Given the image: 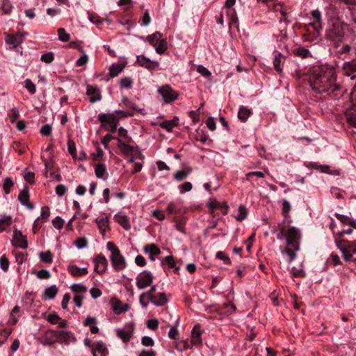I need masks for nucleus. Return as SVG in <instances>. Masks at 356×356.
<instances>
[{
  "label": "nucleus",
  "instance_id": "obj_45",
  "mask_svg": "<svg viewBox=\"0 0 356 356\" xmlns=\"http://www.w3.org/2000/svg\"><path fill=\"white\" fill-rule=\"evenodd\" d=\"M120 85L122 88L129 89L133 86V80L130 77H124L121 79Z\"/></svg>",
  "mask_w": 356,
  "mask_h": 356
},
{
  "label": "nucleus",
  "instance_id": "obj_38",
  "mask_svg": "<svg viewBox=\"0 0 356 356\" xmlns=\"http://www.w3.org/2000/svg\"><path fill=\"white\" fill-rule=\"evenodd\" d=\"M295 56H298L301 58H307L310 56V51L309 49L304 47H298L293 51Z\"/></svg>",
  "mask_w": 356,
  "mask_h": 356
},
{
  "label": "nucleus",
  "instance_id": "obj_13",
  "mask_svg": "<svg viewBox=\"0 0 356 356\" xmlns=\"http://www.w3.org/2000/svg\"><path fill=\"white\" fill-rule=\"evenodd\" d=\"M93 356H106L108 351L105 343L97 341L90 346Z\"/></svg>",
  "mask_w": 356,
  "mask_h": 356
},
{
  "label": "nucleus",
  "instance_id": "obj_55",
  "mask_svg": "<svg viewBox=\"0 0 356 356\" xmlns=\"http://www.w3.org/2000/svg\"><path fill=\"white\" fill-rule=\"evenodd\" d=\"M47 320L51 324L56 325L57 324L61 318L56 313L49 314L47 318Z\"/></svg>",
  "mask_w": 356,
  "mask_h": 356
},
{
  "label": "nucleus",
  "instance_id": "obj_56",
  "mask_svg": "<svg viewBox=\"0 0 356 356\" xmlns=\"http://www.w3.org/2000/svg\"><path fill=\"white\" fill-rule=\"evenodd\" d=\"M41 159L44 163V166H45V169H46L45 176H47L48 171L51 170L53 168V166H54L53 161H52V159H45L44 157V156H41Z\"/></svg>",
  "mask_w": 356,
  "mask_h": 356
},
{
  "label": "nucleus",
  "instance_id": "obj_9",
  "mask_svg": "<svg viewBox=\"0 0 356 356\" xmlns=\"http://www.w3.org/2000/svg\"><path fill=\"white\" fill-rule=\"evenodd\" d=\"M110 260L113 269L117 272L124 270L127 266L125 259L120 252L111 255Z\"/></svg>",
  "mask_w": 356,
  "mask_h": 356
},
{
  "label": "nucleus",
  "instance_id": "obj_6",
  "mask_svg": "<svg viewBox=\"0 0 356 356\" xmlns=\"http://www.w3.org/2000/svg\"><path fill=\"white\" fill-rule=\"evenodd\" d=\"M158 92L161 95L163 101L166 104H170L175 101L179 95V92L172 89L169 85H164L158 89Z\"/></svg>",
  "mask_w": 356,
  "mask_h": 356
},
{
  "label": "nucleus",
  "instance_id": "obj_30",
  "mask_svg": "<svg viewBox=\"0 0 356 356\" xmlns=\"http://www.w3.org/2000/svg\"><path fill=\"white\" fill-rule=\"evenodd\" d=\"M143 251L145 253L148 254H152L154 256H157L161 254L160 249L154 243L147 244L143 248Z\"/></svg>",
  "mask_w": 356,
  "mask_h": 356
},
{
  "label": "nucleus",
  "instance_id": "obj_47",
  "mask_svg": "<svg viewBox=\"0 0 356 356\" xmlns=\"http://www.w3.org/2000/svg\"><path fill=\"white\" fill-rule=\"evenodd\" d=\"M58 39L62 42H67L70 40V35L65 31V29L60 28L58 30Z\"/></svg>",
  "mask_w": 356,
  "mask_h": 356
},
{
  "label": "nucleus",
  "instance_id": "obj_58",
  "mask_svg": "<svg viewBox=\"0 0 356 356\" xmlns=\"http://www.w3.org/2000/svg\"><path fill=\"white\" fill-rule=\"evenodd\" d=\"M54 56L52 52L44 54L41 56L40 60L46 63H50L54 60Z\"/></svg>",
  "mask_w": 356,
  "mask_h": 356
},
{
  "label": "nucleus",
  "instance_id": "obj_61",
  "mask_svg": "<svg viewBox=\"0 0 356 356\" xmlns=\"http://www.w3.org/2000/svg\"><path fill=\"white\" fill-rule=\"evenodd\" d=\"M216 258L222 260L225 264H230V259L228 255H227L224 252L219 251L216 254Z\"/></svg>",
  "mask_w": 356,
  "mask_h": 356
},
{
  "label": "nucleus",
  "instance_id": "obj_37",
  "mask_svg": "<svg viewBox=\"0 0 356 356\" xmlns=\"http://www.w3.org/2000/svg\"><path fill=\"white\" fill-rule=\"evenodd\" d=\"M161 33L160 32L156 31L154 33L148 35L147 40L149 42V44H151L154 47H156L159 40H161Z\"/></svg>",
  "mask_w": 356,
  "mask_h": 356
},
{
  "label": "nucleus",
  "instance_id": "obj_63",
  "mask_svg": "<svg viewBox=\"0 0 356 356\" xmlns=\"http://www.w3.org/2000/svg\"><path fill=\"white\" fill-rule=\"evenodd\" d=\"M106 248L111 252V255H113L115 253L120 252L119 248L115 245V244L111 241L107 243Z\"/></svg>",
  "mask_w": 356,
  "mask_h": 356
},
{
  "label": "nucleus",
  "instance_id": "obj_17",
  "mask_svg": "<svg viewBox=\"0 0 356 356\" xmlns=\"http://www.w3.org/2000/svg\"><path fill=\"white\" fill-rule=\"evenodd\" d=\"M208 207L211 213H213L216 209H220L222 211V213L224 215H226L227 213L229 208L226 202H219L214 199L211 200L208 202Z\"/></svg>",
  "mask_w": 356,
  "mask_h": 356
},
{
  "label": "nucleus",
  "instance_id": "obj_34",
  "mask_svg": "<svg viewBox=\"0 0 356 356\" xmlns=\"http://www.w3.org/2000/svg\"><path fill=\"white\" fill-rule=\"evenodd\" d=\"M124 68L122 64H113L109 68V76L111 77L117 76Z\"/></svg>",
  "mask_w": 356,
  "mask_h": 356
},
{
  "label": "nucleus",
  "instance_id": "obj_8",
  "mask_svg": "<svg viewBox=\"0 0 356 356\" xmlns=\"http://www.w3.org/2000/svg\"><path fill=\"white\" fill-rule=\"evenodd\" d=\"M134 330V325L132 323H127L123 328H118L115 330L117 336L122 339L124 343L130 341L133 336Z\"/></svg>",
  "mask_w": 356,
  "mask_h": 356
},
{
  "label": "nucleus",
  "instance_id": "obj_11",
  "mask_svg": "<svg viewBox=\"0 0 356 356\" xmlns=\"http://www.w3.org/2000/svg\"><path fill=\"white\" fill-rule=\"evenodd\" d=\"M136 62L140 66L144 67L149 70H156L159 68V64L157 61L151 60L145 56H138Z\"/></svg>",
  "mask_w": 356,
  "mask_h": 356
},
{
  "label": "nucleus",
  "instance_id": "obj_5",
  "mask_svg": "<svg viewBox=\"0 0 356 356\" xmlns=\"http://www.w3.org/2000/svg\"><path fill=\"white\" fill-rule=\"evenodd\" d=\"M312 18L314 21L306 24L305 26L307 31L309 30L308 28L309 26H312L314 28V34L315 37H318L320 35L321 31L323 29L321 13L318 9L313 10L312 12Z\"/></svg>",
  "mask_w": 356,
  "mask_h": 356
},
{
  "label": "nucleus",
  "instance_id": "obj_29",
  "mask_svg": "<svg viewBox=\"0 0 356 356\" xmlns=\"http://www.w3.org/2000/svg\"><path fill=\"white\" fill-rule=\"evenodd\" d=\"M348 123L356 128V109L350 108L345 113Z\"/></svg>",
  "mask_w": 356,
  "mask_h": 356
},
{
  "label": "nucleus",
  "instance_id": "obj_31",
  "mask_svg": "<svg viewBox=\"0 0 356 356\" xmlns=\"http://www.w3.org/2000/svg\"><path fill=\"white\" fill-rule=\"evenodd\" d=\"M129 309V306L127 304L122 305L120 300L115 301L113 305V310L116 314L126 312Z\"/></svg>",
  "mask_w": 356,
  "mask_h": 356
},
{
  "label": "nucleus",
  "instance_id": "obj_40",
  "mask_svg": "<svg viewBox=\"0 0 356 356\" xmlns=\"http://www.w3.org/2000/svg\"><path fill=\"white\" fill-rule=\"evenodd\" d=\"M39 257L42 261L46 264H51L53 261L52 254L49 250L40 252Z\"/></svg>",
  "mask_w": 356,
  "mask_h": 356
},
{
  "label": "nucleus",
  "instance_id": "obj_1",
  "mask_svg": "<svg viewBox=\"0 0 356 356\" xmlns=\"http://www.w3.org/2000/svg\"><path fill=\"white\" fill-rule=\"evenodd\" d=\"M308 81L312 90L319 94L330 95L339 88V85L336 83L334 69L327 65L314 67L309 75Z\"/></svg>",
  "mask_w": 356,
  "mask_h": 356
},
{
  "label": "nucleus",
  "instance_id": "obj_42",
  "mask_svg": "<svg viewBox=\"0 0 356 356\" xmlns=\"http://www.w3.org/2000/svg\"><path fill=\"white\" fill-rule=\"evenodd\" d=\"M14 183L10 177H6L3 183V188L6 194L10 193V189L13 186Z\"/></svg>",
  "mask_w": 356,
  "mask_h": 356
},
{
  "label": "nucleus",
  "instance_id": "obj_23",
  "mask_svg": "<svg viewBox=\"0 0 356 356\" xmlns=\"http://www.w3.org/2000/svg\"><path fill=\"white\" fill-rule=\"evenodd\" d=\"M118 142L117 146L120 149L122 153L125 156H129L132 154L134 148L130 145L126 143L120 138H116Z\"/></svg>",
  "mask_w": 356,
  "mask_h": 356
},
{
  "label": "nucleus",
  "instance_id": "obj_20",
  "mask_svg": "<svg viewBox=\"0 0 356 356\" xmlns=\"http://www.w3.org/2000/svg\"><path fill=\"white\" fill-rule=\"evenodd\" d=\"M86 94L90 97V102L92 103L97 102L102 99L100 90L97 87L88 86Z\"/></svg>",
  "mask_w": 356,
  "mask_h": 356
},
{
  "label": "nucleus",
  "instance_id": "obj_46",
  "mask_svg": "<svg viewBox=\"0 0 356 356\" xmlns=\"http://www.w3.org/2000/svg\"><path fill=\"white\" fill-rule=\"evenodd\" d=\"M162 262L163 264H167L169 266V268H175V271H177L179 270V268L176 267L175 262V261L173 259L172 256H167V257H165L163 259Z\"/></svg>",
  "mask_w": 356,
  "mask_h": 356
},
{
  "label": "nucleus",
  "instance_id": "obj_12",
  "mask_svg": "<svg viewBox=\"0 0 356 356\" xmlns=\"http://www.w3.org/2000/svg\"><path fill=\"white\" fill-rule=\"evenodd\" d=\"M12 243L14 246L22 249H26L28 247V242L25 236L22 234L20 231L14 230Z\"/></svg>",
  "mask_w": 356,
  "mask_h": 356
},
{
  "label": "nucleus",
  "instance_id": "obj_50",
  "mask_svg": "<svg viewBox=\"0 0 356 356\" xmlns=\"http://www.w3.org/2000/svg\"><path fill=\"white\" fill-rule=\"evenodd\" d=\"M25 88L31 94H35L36 91L35 85L29 79H26L24 81Z\"/></svg>",
  "mask_w": 356,
  "mask_h": 356
},
{
  "label": "nucleus",
  "instance_id": "obj_2",
  "mask_svg": "<svg viewBox=\"0 0 356 356\" xmlns=\"http://www.w3.org/2000/svg\"><path fill=\"white\" fill-rule=\"evenodd\" d=\"M301 234L300 230L295 227H290L286 233L287 247L284 252L289 256V262L293 261L297 255L296 252L300 250V240Z\"/></svg>",
  "mask_w": 356,
  "mask_h": 356
},
{
  "label": "nucleus",
  "instance_id": "obj_64",
  "mask_svg": "<svg viewBox=\"0 0 356 356\" xmlns=\"http://www.w3.org/2000/svg\"><path fill=\"white\" fill-rule=\"evenodd\" d=\"M138 356H156V353L152 349H143L138 354Z\"/></svg>",
  "mask_w": 356,
  "mask_h": 356
},
{
  "label": "nucleus",
  "instance_id": "obj_57",
  "mask_svg": "<svg viewBox=\"0 0 356 356\" xmlns=\"http://www.w3.org/2000/svg\"><path fill=\"white\" fill-rule=\"evenodd\" d=\"M179 188L180 190V193L183 194V193H185L186 192L191 191V189L193 188V185L191 182L186 181V182H184V184H181L179 186Z\"/></svg>",
  "mask_w": 356,
  "mask_h": 356
},
{
  "label": "nucleus",
  "instance_id": "obj_21",
  "mask_svg": "<svg viewBox=\"0 0 356 356\" xmlns=\"http://www.w3.org/2000/svg\"><path fill=\"white\" fill-rule=\"evenodd\" d=\"M67 270L74 277H80L88 273V268H79L73 264H70L67 266Z\"/></svg>",
  "mask_w": 356,
  "mask_h": 356
},
{
  "label": "nucleus",
  "instance_id": "obj_39",
  "mask_svg": "<svg viewBox=\"0 0 356 356\" xmlns=\"http://www.w3.org/2000/svg\"><path fill=\"white\" fill-rule=\"evenodd\" d=\"M12 5L10 4L9 0H1L0 10H1L3 14L10 13Z\"/></svg>",
  "mask_w": 356,
  "mask_h": 356
},
{
  "label": "nucleus",
  "instance_id": "obj_32",
  "mask_svg": "<svg viewBox=\"0 0 356 356\" xmlns=\"http://www.w3.org/2000/svg\"><path fill=\"white\" fill-rule=\"evenodd\" d=\"M97 225L104 234L108 229V219L107 217H99L96 220Z\"/></svg>",
  "mask_w": 356,
  "mask_h": 356
},
{
  "label": "nucleus",
  "instance_id": "obj_26",
  "mask_svg": "<svg viewBox=\"0 0 356 356\" xmlns=\"http://www.w3.org/2000/svg\"><path fill=\"white\" fill-rule=\"evenodd\" d=\"M149 301L156 306H163L168 302V298L165 293H159L152 297Z\"/></svg>",
  "mask_w": 356,
  "mask_h": 356
},
{
  "label": "nucleus",
  "instance_id": "obj_4",
  "mask_svg": "<svg viewBox=\"0 0 356 356\" xmlns=\"http://www.w3.org/2000/svg\"><path fill=\"white\" fill-rule=\"evenodd\" d=\"M335 243L346 261L355 260L353 254H356V241H348L344 239L338 241L336 239Z\"/></svg>",
  "mask_w": 356,
  "mask_h": 356
},
{
  "label": "nucleus",
  "instance_id": "obj_60",
  "mask_svg": "<svg viewBox=\"0 0 356 356\" xmlns=\"http://www.w3.org/2000/svg\"><path fill=\"white\" fill-rule=\"evenodd\" d=\"M64 223V220L60 217L57 216L52 220V224L54 227L58 229H61L63 228Z\"/></svg>",
  "mask_w": 356,
  "mask_h": 356
},
{
  "label": "nucleus",
  "instance_id": "obj_35",
  "mask_svg": "<svg viewBox=\"0 0 356 356\" xmlns=\"http://www.w3.org/2000/svg\"><path fill=\"white\" fill-rule=\"evenodd\" d=\"M70 289L75 295H81L87 291V287L83 284H73Z\"/></svg>",
  "mask_w": 356,
  "mask_h": 356
},
{
  "label": "nucleus",
  "instance_id": "obj_33",
  "mask_svg": "<svg viewBox=\"0 0 356 356\" xmlns=\"http://www.w3.org/2000/svg\"><path fill=\"white\" fill-rule=\"evenodd\" d=\"M252 114L251 109L247 108L246 106H242L239 108L238 113V118L243 122H245L250 115Z\"/></svg>",
  "mask_w": 356,
  "mask_h": 356
},
{
  "label": "nucleus",
  "instance_id": "obj_53",
  "mask_svg": "<svg viewBox=\"0 0 356 356\" xmlns=\"http://www.w3.org/2000/svg\"><path fill=\"white\" fill-rule=\"evenodd\" d=\"M50 216V210L49 208L47 206H44L41 209L40 218L42 221L45 222L47 220L48 218Z\"/></svg>",
  "mask_w": 356,
  "mask_h": 356
},
{
  "label": "nucleus",
  "instance_id": "obj_24",
  "mask_svg": "<svg viewBox=\"0 0 356 356\" xmlns=\"http://www.w3.org/2000/svg\"><path fill=\"white\" fill-rule=\"evenodd\" d=\"M202 332L200 325H195L191 332V343L194 346H198L202 343Z\"/></svg>",
  "mask_w": 356,
  "mask_h": 356
},
{
  "label": "nucleus",
  "instance_id": "obj_15",
  "mask_svg": "<svg viewBox=\"0 0 356 356\" xmlns=\"http://www.w3.org/2000/svg\"><path fill=\"white\" fill-rule=\"evenodd\" d=\"M98 119L103 126L118 125V118L114 114L101 113L98 115Z\"/></svg>",
  "mask_w": 356,
  "mask_h": 356
},
{
  "label": "nucleus",
  "instance_id": "obj_36",
  "mask_svg": "<svg viewBox=\"0 0 356 356\" xmlns=\"http://www.w3.org/2000/svg\"><path fill=\"white\" fill-rule=\"evenodd\" d=\"M12 224V218L8 216H3L0 219V232L5 230Z\"/></svg>",
  "mask_w": 356,
  "mask_h": 356
},
{
  "label": "nucleus",
  "instance_id": "obj_49",
  "mask_svg": "<svg viewBox=\"0 0 356 356\" xmlns=\"http://www.w3.org/2000/svg\"><path fill=\"white\" fill-rule=\"evenodd\" d=\"M9 261L6 255H3L0 258V267L4 272L8 271L9 268Z\"/></svg>",
  "mask_w": 356,
  "mask_h": 356
},
{
  "label": "nucleus",
  "instance_id": "obj_16",
  "mask_svg": "<svg viewBox=\"0 0 356 356\" xmlns=\"http://www.w3.org/2000/svg\"><path fill=\"white\" fill-rule=\"evenodd\" d=\"M18 200L22 205L26 207L29 209H32L33 208V205L29 202V192L27 186H25L19 192Z\"/></svg>",
  "mask_w": 356,
  "mask_h": 356
},
{
  "label": "nucleus",
  "instance_id": "obj_44",
  "mask_svg": "<svg viewBox=\"0 0 356 356\" xmlns=\"http://www.w3.org/2000/svg\"><path fill=\"white\" fill-rule=\"evenodd\" d=\"M247 216V210L245 207L243 205H241L238 208V213L235 216L236 219L238 221H241L244 220Z\"/></svg>",
  "mask_w": 356,
  "mask_h": 356
},
{
  "label": "nucleus",
  "instance_id": "obj_22",
  "mask_svg": "<svg viewBox=\"0 0 356 356\" xmlns=\"http://www.w3.org/2000/svg\"><path fill=\"white\" fill-rule=\"evenodd\" d=\"M58 291V289L56 285L47 287L42 295V298L44 300H52L56 296Z\"/></svg>",
  "mask_w": 356,
  "mask_h": 356
},
{
  "label": "nucleus",
  "instance_id": "obj_41",
  "mask_svg": "<svg viewBox=\"0 0 356 356\" xmlns=\"http://www.w3.org/2000/svg\"><path fill=\"white\" fill-rule=\"evenodd\" d=\"M154 47H155L156 51L158 54H163L168 48L166 40L161 38V40H159V42L156 44V46Z\"/></svg>",
  "mask_w": 356,
  "mask_h": 356
},
{
  "label": "nucleus",
  "instance_id": "obj_54",
  "mask_svg": "<svg viewBox=\"0 0 356 356\" xmlns=\"http://www.w3.org/2000/svg\"><path fill=\"white\" fill-rule=\"evenodd\" d=\"M291 209V207L290 203L287 200H284L282 201V214L284 216V218L288 217Z\"/></svg>",
  "mask_w": 356,
  "mask_h": 356
},
{
  "label": "nucleus",
  "instance_id": "obj_48",
  "mask_svg": "<svg viewBox=\"0 0 356 356\" xmlns=\"http://www.w3.org/2000/svg\"><path fill=\"white\" fill-rule=\"evenodd\" d=\"M291 275L295 277H305V273L302 268L293 267L291 270Z\"/></svg>",
  "mask_w": 356,
  "mask_h": 356
},
{
  "label": "nucleus",
  "instance_id": "obj_3",
  "mask_svg": "<svg viewBox=\"0 0 356 356\" xmlns=\"http://www.w3.org/2000/svg\"><path fill=\"white\" fill-rule=\"evenodd\" d=\"M346 24L338 19H332L325 31L326 37L333 41L341 42L345 33Z\"/></svg>",
  "mask_w": 356,
  "mask_h": 356
},
{
  "label": "nucleus",
  "instance_id": "obj_7",
  "mask_svg": "<svg viewBox=\"0 0 356 356\" xmlns=\"http://www.w3.org/2000/svg\"><path fill=\"white\" fill-rule=\"evenodd\" d=\"M153 275L149 270H144L136 277V286L139 289L150 286L153 282Z\"/></svg>",
  "mask_w": 356,
  "mask_h": 356
},
{
  "label": "nucleus",
  "instance_id": "obj_62",
  "mask_svg": "<svg viewBox=\"0 0 356 356\" xmlns=\"http://www.w3.org/2000/svg\"><path fill=\"white\" fill-rule=\"evenodd\" d=\"M188 175V172L184 170H179L175 174V179L177 181H182L186 179Z\"/></svg>",
  "mask_w": 356,
  "mask_h": 356
},
{
  "label": "nucleus",
  "instance_id": "obj_18",
  "mask_svg": "<svg viewBox=\"0 0 356 356\" xmlns=\"http://www.w3.org/2000/svg\"><path fill=\"white\" fill-rule=\"evenodd\" d=\"M342 74L352 79V76L356 74V60L345 62L342 67Z\"/></svg>",
  "mask_w": 356,
  "mask_h": 356
},
{
  "label": "nucleus",
  "instance_id": "obj_52",
  "mask_svg": "<svg viewBox=\"0 0 356 356\" xmlns=\"http://www.w3.org/2000/svg\"><path fill=\"white\" fill-rule=\"evenodd\" d=\"M6 42L8 44L13 45V47H16L19 43L18 39L13 35H8L6 36Z\"/></svg>",
  "mask_w": 356,
  "mask_h": 356
},
{
  "label": "nucleus",
  "instance_id": "obj_14",
  "mask_svg": "<svg viewBox=\"0 0 356 356\" xmlns=\"http://www.w3.org/2000/svg\"><path fill=\"white\" fill-rule=\"evenodd\" d=\"M48 334H53L54 341L60 343H68L70 340L69 332L65 330H48Z\"/></svg>",
  "mask_w": 356,
  "mask_h": 356
},
{
  "label": "nucleus",
  "instance_id": "obj_10",
  "mask_svg": "<svg viewBox=\"0 0 356 356\" xmlns=\"http://www.w3.org/2000/svg\"><path fill=\"white\" fill-rule=\"evenodd\" d=\"M95 271L98 274H103L107 269L108 261L103 254H99L93 259Z\"/></svg>",
  "mask_w": 356,
  "mask_h": 356
},
{
  "label": "nucleus",
  "instance_id": "obj_19",
  "mask_svg": "<svg viewBox=\"0 0 356 356\" xmlns=\"http://www.w3.org/2000/svg\"><path fill=\"white\" fill-rule=\"evenodd\" d=\"M286 57L280 52L275 51L274 53L273 66L275 71L279 73L282 72L283 65L285 62Z\"/></svg>",
  "mask_w": 356,
  "mask_h": 356
},
{
  "label": "nucleus",
  "instance_id": "obj_43",
  "mask_svg": "<svg viewBox=\"0 0 356 356\" xmlns=\"http://www.w3.org/2000/svg\"><path fill=\"white\" fill-rule=\"evenodd\" d=\"M8 115L10 118V122L14 123L18 119V118L19 116L18 109L15 107L13 108L12 109H10L8 111Z\"/></svg>",
  "mask_w": 356,
  "mask_h": 356
},
{
  "label": "nucleus",
  "instance_id": "obj_28",
  "mask_svg": "<svg viewBox=\"0 0 356 356\" xmlns=\"http://www.w3.org/2000/svg\"><path fill=\"white\" fill-rule=\"evenodd\" d=\"M179 119L177 118H175L172 120H165L160 124V127L170 132L172 130V129L178 125Z\"/></svg>",
  "mask_w": 356,
  "mask_h": 356
},
{
  "label": "nucleus",
  "instance_id": "obj_27",
  "mask_svg": "<svg viewBox=\"0 0 356 356\" xmlns=\"http://www.w3.org/2000/svg\"><path fill=\"white\" fill-rule=\"evenodd\" d=\"M114 219L119 223L125 230L128 231L131 229L129 218L125 215L116 214L114 216Z\"/></svg>",
  "mask_w": 356,
  "mask_h": 356
},
{
  "label": "nucleus",
  "instance_id": "obj_25",
  "mask_svg": "<svg viewBox=\"0 0 356 356\" xmlns=\"http://www.w3.org/2000/svg\"><path fill=\"white\" fill-rule=\"evenodd\" d=\"M95 175L97 178L103 180H106L108 177V174L106 170V167L103 163H98L95 166Z\"/></svg>",
  "mask_w": 356,
  "mask_h": 356
},
{
  "label": "nucleus",
  "instance_id": "obj_59",
  "mask_svg": "<svg viewBox=\"0 0 356 356\" xmlns=\"http://www.w3.org/2000/svg\"><path fill=\"white\" fill-rule=\"evenodd\" d=\"M141 343L145 346L152 347L154 346V341L153 339L148 336H145L141 339Z\"/></svg>",
  "mask_w": 356,
  "mask_h": 356
},
{
  "label": "nucleus",
  "instance_id": "obj_51",
  "mask_svg": "<svg viewBox=\"0 0 356 356\" xmlns=\"http://www.w3.org/2000/svg\"><path fill=\"white\" fill-rule=\"evenodd\" d=\"M35 275L38 279H49L51 277V274L48 270L42 269L38 271H36Z\"/></svg>",
  "mask_w": 356,
  "mask_h": 356
}]
</instances>
